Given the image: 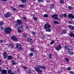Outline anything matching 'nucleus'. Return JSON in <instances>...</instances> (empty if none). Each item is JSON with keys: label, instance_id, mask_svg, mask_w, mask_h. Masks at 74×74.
Listing matches in <instances>:
<instances>
[{"label": "nucleus", "instance_id": "f257e3e1", "mask_svg": "<svg viewBox=\"0 0 74 74\" xmlns=\"http://www.w3.org/2000/svg\"><path fill=\"white\" fill-rule=\"evenodd\" d=\"M36 67L34 68V69L35 71L38 73V74H41L42 70L40 69H44V70L46 69V67L43 65H37L36 66Z\"/></svg>", "mask_w": 74, "mask_h": 74}, {"label": "nucleus", "instance_id": "f03ea898", "mask_svg": "<svg viewBox=\"0 0 74 74\" xmlns=\"http://www.w3.org/2000/svg\"><path fill=\"white\" fill-rule=\"evenodd\" d=\"M44 27L45 29L46 30V32H51V26L48 23H47L46 24L45 26Z\"/></svg>", "mask_w": 74, "mask_h": 74}, {"label": "nucleus", "instance_id": "7ed1b4c3", "mask_svg": "<svg viewBox=\"0 0 74 74\" xmlns=\"http://www.w3.org/2000/svg\"><path fill=\"white\" fill-rule=\"evenodd\" d=\"M4 32L7 34H11V33L12 32V29L9 27H6L5 29Z\"/></svg>", "mask_w": 74, "mask_h": 74}, {"label": "nucleus", "instance_id": "20e7f679", "mask_svg": "<svg viewBox=\"0 0 74 74\" xmlns=\"http://www.w3.org/2000/svg\"><path fill=\"white\" fill-rule=\"evenodd\" d=\"M17 23L18 25L20 26L21 28V29H23V27L24 26V24H23V22L22 20L21 19H18L17 20Z\"/></svg>", "mask_w": 74, "mask_h": 74}, {"label": "nucleus", "instance_id": "39448f33", "mask_svg": "<svg viewBox=\"0 0 74 74\" xmlns=\"http://www.w3.org/2000/svg\"><path fill=\"white\" fill-rule=\"evenodd\" d=\"M58 16V15L56 14L51 16V18H54L55 20L57 19L58 21H60V18H59Z\"/></svg>", "mask_w": 74, "mask_h": 74}, {"label": "nucleus", "instance_id": "423d86ee", "mask_svg": "<svg viewBox=\"0 0 74 74\" xmlns=\"http://www.w3.org/2000/svg\"><path fill=\"white\" fill-rule=\"evenodd\" d=\"M68 19H74V15H73V14L71 13L68 14Z\"/></svg>", "mask_w": 74, "mask_h": 74}, {"label": "nucleus", "instance_id": "0eeeda50", "mask_svg": "<svg viewBox=\"0 0 74 74\" xmlns=\"http://www.w3.org/2000/svg\"><path fill=\"white\" fill-rule=\"evenodd\" d=\"M11 14L10 13V12H8L7 13L5 14L4 16L5 17V18H9V17H10V16H11Z\"/></svg>", "mask_w": 74, "mask_h": 74}, {"label": "nucleus", "instance_id": "6e6552de", "mask_svg": "<svg viewBox=\"0 0 74 74\" xmlns=\"http://www.w3.org/2000/svg\"><path fill=\"white\" fill-rule=\"evenodd\" d=\"M11 39L13 40V41H15L16 42H17V41H18V38L16 37L15 36H12Z\"/></svg>", "mask_w": 74, "mask_h": 74}, {"label": "nucleus", "instance_id": "1a4fd4ad", "mask_svg": "<svg viewBox=\"0 0 74 74\" xmlns=\"http://www.w3.org/2000/svg\"><path fill=\"white\" fill-rule=\"evenodd\" d=\"M3 55L4 58L5 59H6L7 58V56H8V54H7V53L5 51H3Z\"/></svg>", "mask_w": 74, "mask_h": 74}, {"label": "nucleus", "instance_id": "9d476101", "mask_svg": "<svg viewBox=\"0 0 74 74\" xmlns=\"http://www.w3.org/2000/svg\"><path fill=\"white\" fill-rule=\"evenodd\" d=\"M1 72V73L2 74H6L7 73V70L5 69L2 70Z\"/></svg>", "mask_w": 74, "mask_h": 74}, {"label": "nucleus", "instance_id": "9b49d317", "mask_svg": "<svg viewBox=\"0 0 74 74\" xmlns=\"http://www.w3.org/2000/svg\"><path fill=\"white\" fill-rule=\"evenodd\" d=\"M27 41L29 42L31 44L32 42H33V39L31 38H27Z\"/></svg>", "mask_w": 74, "mask_h": 74}, {"label": "nucleus", "instance_id": "f8f14e48", "mask_svg": "<svg viewBox=\"0 0 74 74\" xmlns=\"http://www.w3.org/2000/svg\"><path fill=\"white\" fill-rule=\"evenodd\" d=\"M61 48V45H59L58 46L56 47V49L57 51H60Z\"/></svg>", "mask_w": 74, "mask_h": 74}, {"label": "nucleus", "instance_id": "ddd939ff", "mask_svg": "<svg viewBox=\"0 0 74 74\" xmlns=\"http://www.w3.org/2000/svg\"><path fill=\"white\" fill-rule=\"evenodd\" d=\"M7 59L9 60H11L13 59V57L11 56H9L7 57Z\"/></svg>", "mask_w": 74, "mask_h": 74}, {"label": "nucleus", "instance_id": "4468645a", "mask_svg": "<svg viewBox=\"0 0 74 74\" xmlns=\"http://www.w3.org/2000/svg\"><path fill=\"white\" fill-rule=\"evenodd\" d=\"M8 74H14V73H12V70L9 69L8 70Z\"/></svg>", "mask_w": 74, "mask_h": 74}, {"label": "nucleus", "instance_id": "2eb2a0df", "mask_svg": "<svg viewBox=\"0 0 74 74\" xmlns=\"http://www.w3.org/2000/svg\"><path fill=\"white\" fill-rule=\"evenodd\" d=\"M11 63L12 64V65H14L15 64L16 65L17 64V62L15 63V62L14 60H12L11 61Z\"/></svg>", "mask_w": 74, "mask_h": 74}, {"label": "nucleus", "instance_id": "dca6fc26", "mask_svg": "<svg viewBox=\"0 0 74 74\" xmlns=\"http://www.w3.org/2000/svg\"><path fill=\"white\" fill-rule=\"evenodd\" d=\"M50 9H52V8H55V5L54 4H51L50 5Z\"/></svg>", "mask_w": 74, "mask_h": 74}, {"label": "nucleus", "instance_id": "f3484780", "mask_svg": "<svg viewBox=\"0 0 74 74\" xmlns=\"http://www.w3.org/2000/svg\"><path fill=\"white\" fill-rule=\"evenodd\" d=\"M69 35L71 37H73L74 38V34L72 32H71L69 33Z\"/></svg>", "mask_w": 74, "mask_h": 74}, {"label": "nucleus", "instance_id": "a211bd4d", "mask_svg": "<svg viewBox=\"0 0 74 74\" xmlns=\"http://www.w3.org/2000/svg\"><path fill=\"white\" fill-rule=\"evenodd\" d=\"M69 29H70L71 30H74V27L71 25H69Z\"/></svg>", "mask_w": 74, "mask_h": 74}, {"label": "nucleus", "instance_id": "6ab92c4d", "mask_svg": "<svg viewBox=\"0 0 74 74\" xmlns=\"http://www.w3.org/2000/svg\"><path fill=\"white\" fill-rule=\"evenodd\" d=\"M16 48H19L20 47H22V45H21L20 44L18 43L16 45Z\"/></svg>", "mask_w": 74, "mask_h": 74}, {"label": "nucleus", "instance_id": "aec40b11", "mask_svg": "<svg viewBox=\"0 0 74 74\" xmlns=\"http://www.w3.org/2000/svg\"><path fill=\"white\" fill-rule=\"evenodd\" d=\"M9 46H10L11 49H13L14 47V44H12L10 45H9Z\"/></svg>", "mask_w": 74, "mask_h": 74}, {"label": "nucleus", "instance_id": "412c9836", "mask_svg": "<svg viewBox=\"0 0 74 74\" xmlns=\"http://www.w3.org/2000/svg\"><path fill=\"white\" fill-rule=\"evenodd\" d=\"M67 33V30H64L61 32L62 34H66Z\"/></svg>", "mask_w": 74, "mask_h": 74}, {"label": "nucleus", "instance_id": "4be33fe9", "mask_svg": "<svg viewBox=\"0 0 74 74\" xmlns=\"http://www.w3.org/2000/svg\"><path fill=\"white\" fill-rule=\"evenodd\" d=\"M67 52H68V53H69V54H70V55H73V52L72 51H68Z\"/></svg>", "mask_w": 74, "mask_h": 74}, {"label": "nucleus", "instance_id": "5701e85b", "mask_svg": "<svg viewBox=\"0 0 74 74\" xmlns=\"http://www.w3.org/2000/svg\"><path fill=\"white\" fill-rule=\"evenodd\" d=\"M48 57L49 59H52V55L51 54H50L48 55Z\"/></svg>", "mask_w": 74, "mask_h": 74}, {"label": "nucleus", "instance_id": "b1692460", "mask_svg": "<svg viewBox=\"0 0 74 74\" xmlns=\"http://www.w3.org/2000/svg\"><path fill=\"white\" fill-rule=\"evenodd\" d=\"M53 22L54 24H57V25H59V22H58V21H54Z\"/></svg>", "mask_w": 74, "mask_h": 74}, {"label": "nucleus", "instance_id": "393cba45", "mask_svg": "<svg viewBox=\"0 0 74 74\" xmlns=\"http://www.w3.org/2000/svg\"><path fill=\"white\" fill-rule=\"evenodd\" d=\"M31 34H32V35H36V32L32 31H31Z\"/></svg>", "mask_w": 74, "mask_h": 74}, {"label": "nucleus", "instance_id": "a878e982", "mask_svg": "<svg viewBox=\"0 0 74 74\" xmlns=\"http://www.w3.org/2000/svg\"><path fill=\"white\" fill-rule=\"evenodd\" d=\"M17 31L19 33H21L22 32V30L20 29H17Z\"/></svg>", "mask_w": 74, "mask_h": 74}, {"label": "nucleus", "instance_id": "bb28decb", "mask_svg": "<svg viewBox=\"0 0 74 74\" xmlns=\"http://www.w3.org/2000/svg\"><path fill=\"white\" fill-rule=\"evenodd\" d=\"M19 7L21 8H23V7H24V5L23 4H20L19 5Z\"/></svg>", "mask_w": 74, "mask_h": 74}, {"label": "nucleus", "instance_id": "cd10ccee", "mask_svg": "<svg viewBox=\"0 0 74 74\" xmlns=\"http://www.w3.org/2000/svg\"><path fill=\"white\" fill-rule=\"evenodd\" d=\"M21 1L23 3H26V0H21Z\"/></svg>", "mask_w": 74, "mask_h": 74}, {"label": "nucleus", "instance_id": "c85d7f7f", "mask_svg": "<svg viewBox=\"0 0 74 74\" xmlns=\"http://www.w3.org/2000/svg\"><path fill=\"white\" fill-rule=\"evenodd\" d=\"M38 2L40 3V2H42V3H44V0H38Z\"/></svg>", "mask_w": 74, "mask_h": 74}, {"label": "nucleus", "instance_id": "c756f323", "mask_svg": "<svg viewBox=\"0 0 74 74\" xmlns=\"http://www.w3.org/2000/svg\"><path fill=\"white\" fill-rule=\"evenodd\" d=\"M29 56H30V57H32V56H33V53H30L29 54Z\"/></svg>", "mask_w": 74, "mask_h": 74}, {"label": "nucleus", "instance_id": "7c9ffc66", "mask_svg": "<svg viewBox=\"0 0 74 74\" xmlns=\"http://www.w3.org/2000/svg\"><path fill=\"white\" fill-rule=\"evenodd\" d=\"M44 17H45V18H48V15L47 14H45L44 15Z\"/></svg>", "mask_w": 74, "mask_h": 74}, {"label": "nucleus", "instance_id": "2f4dec72", "mask_svg": "<svg viewBox=\"0 0 74 74\" xmlns=\"http://www.w3.org/2000/svg\"><path fill=\"white\" fill-rule=\"evenodd\" d=\"M53 43H55V40H53L52 41L50 42V44H51V45H52V44H53Z\"/></svg>", "mask_w": 74, "mask_h": 74}, {"label": "nucleus", "instance_id": "473e14b6", "mask_svg": "<svg viewBox=\"0 0 74 74\" xmlns=\"http://www.w3.org/2000/svg\"><path fill=\"white\" fill-rule=\"evenodd\" d=\"M42 37L43 38H45V36L43 34H42Z\"/></svg>", "mask_w": 74, "mask_h": 74}, {"label": "nucleus", "instance_id": "72a5a7b5", "mask_svg": "<svg viewBox=\"0 0 74 74\" xmlns=\"http://www.w3.org/2000/svg\"><path fill=\"white\" fill-rule=\"evenodd\" d=\"M34 21H37V18L35 17H34Z\"/></svg>", "mask_w": 74, "mask_h": 74}, {"label": "nucleus", "instance_id": "f704fd0d", "mask_svg": "<svg viewBox=\"0 0 74 74\" xmlns=\"http://www.w3.org/2000/svg\"><path fill=\"white\" fill-rule=\"evenodd\" d=\"M23 68L25 70H26L27 69V67L26 66H23Z\"/></svg>", "mask_w": 74, "mask_h": 74}, {"label": "nucleus", "instance_id": "c9c22d12", "mask_svg": "<svg viewBox=\"0 0 74 74\" xmlns=\"http://www.w3.org/2000/svg\"><path fill=\"white\" fill-rule=\"evenodd\" d=\"M18 24H15V26L16 27H17V28H18Z\"/></svg>", "mask_w": 74, "mask_h": 74}, {"label": "nucleus", "instance_id": "e433bc0d", "mask_svg": "<svg viewBox=\"0 0 74 74\" xmlns=\"http://www.w3.org/2000/svg\"><path fill=\"white\" fill-rule=\"evenodd\" d=\"M27 72L28 74H30V73H32V71L30 70H29Z\"/></svg>", "mask_w": 74, "mask_h": 74}, {"label": "nucleus", "instance_id": "4c0bfd02", "mask_svg": "<svg viewBox=\"0 0 74 74\" xmlns=\"http://www.w3.org/2000/svg\"><path fill=\"white\" fill-rule=\"evenodd\" d=\"M64 3V1L63 0H61L60 1V3L61 4H63Z\"/></svg>", "mask_w": 74, "mask_h": 74}, {"label": "nucleus", "instance_id": "58836bf2", "mask_svg": "<svg viewBox=\"0 0 74 74\" xmlns=\"http://www.w3.org/2000/svg\"><path fill=\"white\" fill-rule=\"evenodd\" d=\"M67 70H68V71H70V70H71V67H68Z\"/></svg>", "mask_w": 74, "mask_h": 74}, {"label": "nucleus", "instance_id": "ea45409f", "mask_svg": "<svg viewBox=\"0 0 74 74\" xmlns=\"http://www.w3.org/2000/svg\"><path fill=\"white\" fill-rule=\"evenodd\" d=\"M3 22H0V26H3Z\"/></svg>", "mask_w": 74, "mask_h": 74}, {"label": "nucleus", "instance_id": "a19ab883", "mask_svg": "<svg viewBox=\"0 0 74 74\" xmlns=\"http://www.w3.org/2000/svg\"><path fill=\"white\" fill-rule=\"evenodd\" d=\"M60 18H62L63 17V14H61V15H60Z\"/></svg>", "mask_w": 74, "mask_h": 74}, {"label": "nucleus", "instance_id": "79ce46f5", "mask_svg": "<svg viewBox=\"0 0 74 74\" xmlns=\"http://www.w3.org/2000/svg\"><path fill=\"white\" fill-rule=\"evenodd\" d=\"M65 49L67 50V49L69 47L67 46H65L64 47Z\"/></svg>", "mask_w": 74, "mask_h": 74}, {"label": "nucleus", "instance_id": "37998d69", "mask_svg": "<svg viewBox=\"0 0 74 74\" xmlns=\"http://www.w3.org/2000/svg\"><path fill=\"white\" fill-rule=\"evenodd\" d=\"M67 62H69V58H65Z\"/></svg>", "mask_w": 74, "mask_h": 74}, {"label": "nucleus", "instance_id": "c03bdc74", "mask_svg": "<svg viewBox=\"0 0 74 74\" xmlns=\"http://www.w3.org/2000/svg\"><path fill=\"white\" fill-rule=\"evenodd\" d=\"M69 73L71 74H74V72H73L72 71H70L69 72Z\"/></svg>", "mask_w": 74, "mask_h": 74}, {"label": "nucleus", "instance_id": "a18cd8bd", "mask_svg": "<svg viewBox=\"0 0 74 74\" xmlns=\"http://www.w3.org/2000/svg\"><path fill=\"white\" fill-rule=\"evenodd\" d=\"M68 9L71 10V9H72V7L71 6H69L68 7Z\"/></svg>", "mask_w": 74, "mask_h": 74}, {"label": "nucleus", "instance_id": "49530a36", "mask_svg": "<svg viewBox=\"0 0 74 74\" xmlns=\"http://www.w3.org/2000/svg\"><path fill=\"white\" fill-rule=\"evenodd\" d=\"M31 51H32V52H34V49H33V48H32L31 49Z\"/></svg>", "mask_w": 74, "mask_h": 74}, {"label": "nucleus", "instance_id": "de8ad7c7", "mask_svg": "<svg viewBox=\"0 0 74 74\" xmlns=\"http://www.w3.org/2000/svg\"><path fill=\"white\" fill-rule=\"evenodd\" d=\"M12 9H13V10H14V11H16V8H14L13 7H12Z\"/></svg>", "mask_w": 74, "mask_h": 74}, {"label": "nucleus", "instance_id": "09e8293b", "mask_svg": "<svg viewBox=\"0 0 74 74\" xmlns=\"http://www.w3.org/2000/svg\"><path fill=\"white\" fill-rule=\"evenodd\" d=\"M64 17L66 18V17H67V14H64Z\"/></svg>", "mask_w": 74, "mask_h": 74}, {"label": "nucleus", "instance_id": "8fccbe9b", "mask_svg": "<svg viewBox=\"0 0 74 74\" xmlns=\"http://www.w3.org/2000/svg\"><path fill=\"white\" fill-rule=\"evenodd\" d=\"M0 29L1 30H4V28L3 27H0Z\"/></svg>", "mask_w": 74, "mask_h": 74}, {"label": "nucleus", "instance_id": "3c124183", "mask_svg": "<svg viewBox=\"0 0 74 74\" xmlns=\"http://www.w3.org/2000/svg\"><path fill=\"white\" fill-rule=\"evenodd\" d=\"M19 49L20 51H21V50H22V48L21 47H19Z\"/></svg>", "mask_w": 74, "mask_h": 74}, {"label": "nucleus", "instance_id": "603ef678", "mask_svg": "<svg viewBox=\"0 0 74 74\" xmlns=\"http://www.w3.org/2000/svg\"><path fill=\"white\" fill-rule=\"evenodd\" d=\"M3 1V2H5L6 1V2H7V0H2Z\"/></svg>", "mask_w": 74, "mask_h": 74}, {"label": "nucleus", "instance_id": "864d4df0", "mask_svg": "<svg viewBox=\"0 0 74 74\" xmlns=\"http://www.w3.org/2000/svg\"><path fill=\"white\" fill-rule=\"evenodd\" d=\"M25 29H27V28H28L27 26H25Z\"/></svg>", "mask_w": 74, "mask_h": 74}, {"label": "nucleus", "instance_id": "5fc2aeb1", "mask_svg": "<svg viewBox=\"0 0 74 74\" xmlns=\"http://www.w3.org/2000/svg\"><path fill=\"white\" fill-rule=\"evenodd\" d=\"M24 37H26V34H24L23 35Z\"/></svg>", "mask_w": 74, "mask_h": 74}, {"label": "nucleus", "instance_id": "6e6d98bb", "mask_svg": "<svg viewBox=\"0 0 74 74\" xmlns=\"http://www.w3.org/2000/svg\"><path fill=\"white\" fill-rule=\"evenodd\" d=\"M69 24H71L72 23V22H71V21L69 22Z\"/></svg>", "mask_w": 74, "mask_h": 74}, {"label": "nucleus", "instance_id": "4d7b16f0", "mask_svg": "<svg viewBox=\"0 0 74 74\" xmlns=\"http://www.w3.org/2000/svg\"><path fill=\"white\" fill-rule=\"evenodd\" d=\"M18 29H21V26L20 27H18Z\"/></svg>", "mask_w": 74, "mask_h": 74}, {"label": "nucleus", "instance_id": "13d9d810", "mask_svg": "<svg viewBox=\"0 0 74 74\" xmlns=\"http://www.w3.org/2000/svg\"><path fill=\"white\" fill-rule=\"evenodd\" d=\"M0 63H2V60L1 59L0 60Z\"/></svg>", "mask_w": 74, "mask_h": 74}, {"label": "nucleus", "instance_id": "bf43d9fd", "mask_svg": "<svg viewBox=\"0 0 74 74\" xmlns=\"http://www.w3.org/2000/svg\"><path fill=\"white\" fill-rule=\"evenodd\" d=\"M66 50H68V51H70V49L68 48V49H67Z\"/></svg>", "mask_w": 74, "mask_h": 74}, {"label": "nucleus", "instance_id": "052dcab7", "mask_svg": "<svg viewBox=\"0 0 74 74\" xmlns=\"http://www.w3.org/2000/svg\"><path fill=\"white\" fill-rule=\"evenodd\" d=\"M3 40H0V42H2Z\"/></svg>", "mask_w": 74, "mask_h": 74}, {"label": "nucleus", "instance_id": "680f3d73", "mask_svg": "<svg viewBox=\"0 0 74 74\" xmlns=\"http://www.w3.org/2000/svg\"><path fill=\"white\" fill-rule=\"evenodd\" d=\"M0 71H1V67H0Z\"/></svg>", "mask_w": 74, "mask_h": 74}, {"label": "nucleus", "instance_id": "e2e57ef3", "mask_svg": "<svg viewBox=\"0 0 74 74\" xmlns=\"http://www.w3.org/2000/svg\"><path fill=\"white\" fill-rule=\"evenodd\" d=\"M20 71V70H19V69H18V72H19Z\"/></svg>", "mask_w": 74, "mask_h": 74}, {"label": "nucleus", "instance_id": "0e129e2a", "mask_svg": "<svg viewBox=\"0 0 74 74\" xmlns=\"http://www.w3.org/2000/svg\"><path fill=\"white\" fill-rule=\"evenodd\" d=\"M18 1H21L22 0H18Z\"/></svg>", "mask_w": 74, "mask_h": 74}, {"label": "nucleus", "instance_id": "69168bd1", "mask_svg": "<svg viewBox=\"0 0 74 74\" xmlns=\"http://www.w3.org/2000/svg\"><path fill=\"white\" fill-rule=\"evenodd\" d=\"M0 65H1V63H0Z\"/></svg>", "mask_w": 74, "mask_h": 74}, {"label": "nucleus", "instance_id": "338daca9", "mask_svg": "<svg viewBox=\"0 0 74 74\" xmlns=\"http://www.w3.org/2000/svg\"><path fill=\"white\" fill-rule=\"evenodd\" d=\"M59 72H62V71H59Z\"/></svg>", "mask_w": 74, "mask_h": 74}, {"label": "nucleus", "instance_id": "774afa93", "mask_svg": "<svg viewBox=\"0 0 74 74\" xmlns=\"http://www.w3.org/2000/svg\"><path fill=\"white\" fill-rule=\"evenodd\" d=\"M26 18V17H24V19H25Z\"/></svg>", "mask_w": 74, "mask_h": 74}]
</instances>
